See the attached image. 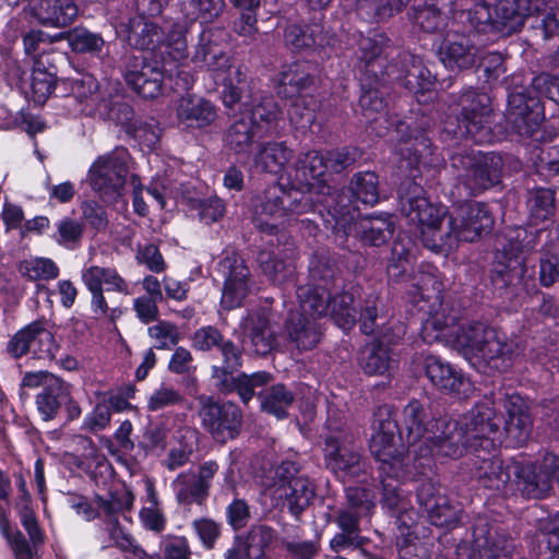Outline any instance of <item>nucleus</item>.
Listing matches in <instances>:
<instances>
[{
  "mask_svg": "<svg viewBox=\"0 0 559 559\" xmlns=\"http://www.w3.org/2000/svg\"><path fill=\"white\" fill-rule=\"evenodd\" d=\"M400 202L408 222L419 227L423 245L444 255L456 249L460 242L478 240L493 225L485 204L463 203L448 215L443 206L425 197L423 187L415 181H407L400 191Z\"/></svg>",
  "mask_w": 559,
  "mask_h": 559,
  "instance_id": "obj_1",
  "label": "nucleus"
},
{
  "mask_svg": "<svg viewBox=\"0 0 559 559\" xmlns=\"http://www.w3.org/2000/svg\"><path fill=\"white\" fill-rule=\"evenodd\" d=\"M421 337L432 344L443 342L456 346L467 357L483 360L498 371L511 367L516 344L484 322L459 323L447 316L445 308L430 314L423 323Z\"/></svg>",
  "mask_w": 559,
  "mask_h": 559,
  "instance_id": "obj_2",
  "label": "nucleus"
},
{
  "mask_svg": "<svg viewBox=\"0 0 559 559\" xmlns=\"http://www.w3.org/2000/svg\"><path fill=\"white\" fill-rule=\"evenodd\" d=\"M403 425L407 431V443H420V455L462 456V437L456 432L455 420L436 419L428 405L411 401L403 409Z\"/></svg>",
  "mask_w": 559,
  "mask_h": 559,
  "instance_id": "obj_3",
  "label": "nucleus"
},
{
  "mask_svg": "<svg viewBox=\"0 0 559 559\" xmlns=\"http://www.w3.org/2000/svg\"><path fill=\"white\" fill-rule=\"evenodd\" d=\"M559 104V76L543 73L528 87L515 86L508 96L507 121L521 136H533L544 119L540 98Z\"/></svg>",
  "mask_w": 559,
  "mask_h": 559,
  "instance_id": "obj_4",
  "label": "nucleus"
},
{
  "mask_svg": "<svg viewBox=\"0 0 559 559\" xmlns=\"http://www.w3.org/2000/svg\"><path fill=\"white\" fill-rule=\"evenodd\" d=\"M370 452L379 463L380 474L404 476L408 464L407 445L399 433L393 409L388 405L377 408L372 421Z\"/></svg>",
  "mask_w": 559,
  "mask_h": 559,
  "instance_id": "obj_5",
  "label": "nucleus"
},
{
  "mask_svg": "<svg viewBox=\"0 0 559 559\" xmlns=\"http://www.w3.org/2000/svg\"><path fill=\"white\" fill-rule=\"evenodd\" d=\"M298 309L290 312L286 322L288 340L299 350L314 348L321 337L322 328L318 319L328 314L329 295L324 290H316L311 285L297 288Z\"/></svg>",
  "mask_w": 559,
  "mask_h": 559,
  "instance_id": "obj_6",
  "label": "nucleus"
},
{
  "mask_svg": "<svg viewBox=\"0 0 559 559\" xmlns=\"http://www.w3.org/2000/svg\"><path fill=\"white\" fill-rule=\"evenodd\" d=\"M219 33H222L219 28L203 29L192 61L213 72L216 83L223 86L222 97L225 106L233 108L241 97L238 84L243 81L245 74L240 67L231 64L229 56L216 44L215 36Z\"/></svg>",
  "mask_w": 559,
  "mask_h": 559,
  "instance_id": "obj_7",
  "label": "nucleus"
},
{
  "mask_svg": "<svg viewBox=\"0 0 559 559\" xmlns=\"http://www.w3.org/2000/svg\"><path fill=\"white\" fill-rule=\"evenodd\" d=\"M255 209L257 226L263 231L273 233L286 222L310 212L313 201L299 188L287 189L282 185H273L264 191Z\"/></svg>",
  "mask_w": 559,
  "mask_h": 559,
  "instance_id": "obj_8",
  "label": "nucleus"
},
{
  "mask_svg": "<svg viewBox=\"0 0 559 559\" xmlns=\"http://www.w3.org/2000/svg\"><path fill=\"white\" fill-rule=\"evenodd\" d=\"M456 423V432L462 437V455L467 449L490 452L500 441L502 417L498 414L491 396L477 402Z\"/></svg>",
  "mask_w": 559,
  "mask_h": 559,
  "instance_id": "obj_9",
  "label": "nucleus"
},
{
  "mask_svg": "<svg viewBox=\"0 0 559 559\" xmlns=\"http://www.w3.org/2000/svg\"><path fill=\"white\" fill-rule=\"evenodd\" d=\"M451 166L457 171V188L471 197L499 182L502 159L495 153L462 148L451 155Z\"/></svg>",
  "mask_w": 559,
  "mask_h": 559,
  "instance_id": "obj_10",
  "label": "nucleus"
},
{
  "mask_svg": "<svg viewBox=\"0 0 559 559\" xmlns=\"http://www.w3.org/2000/svg\"><path fill=\"white\" fill-rule=\"evenodd\" d=\"M528 0H481L466 13L471 27L480 33H511L519 29L531 13Z\"/></svg>",
  "mask_w": 559,
  "mask_h": 559,
  "instance_id": "obj_11",
  "label": "nucleus"
},
{
  "mask_svg": "<svg viewBox=\"0 0 559 559\" xmlns=\"http://www.w3.org/2000/svg\"><path fill=\"white\" fill-rule=\"evenodd\" d=\"M272 483L265 487L274 506H287L290 513L298 516L314 497V488L308 477L298 475L294 462H283L272 472Z\"/></svg>",
  "mask_w": 559,
  "mask_h": 559,
  "instance_id": "obj_12",
  "label": "nucleus"
},
{
  "mask_svg": "<svg viewBox=\"0 0 559 559\" xmlns=\"http://www.w3.org/2000/svg\"><path fill=\"white\" fill-rule=\"evenodd\" d=\"M129 159L128 150L119 146L111 152L98 156L90 167V183L104 200L111 202L121 195L129 174Z\"/></svg>",
  "mask_w": 559,
  "mask_h": 559,
  "instance_id": "obj_13",
  "label": "nucleus"
},
{
  "mask_svg": "<svg viewBox=\"0 0 559 559\" xmlns=\"http://www.w3.org/2000/svg\"><path fill=\"white\" fill-rule=\"evenodd\" d=\"M81 281L91 294V309L97 318L105 317L109 310L105 292L124 296L131 294L129 283L115 267L84 266Z\"/></svg>",
  "mask_w": 559,
  "mask_h": 559,
  "instance_id": "obj_14",
  "label": "nucleus"
},
{
  "mask_svg": "<svg viewBox=\"0 0 559 559\" xmlns=\"http://www.w3.org/2000/svg\"><path fill=\"white\" fill-rule=\"evenodd\" d=\"M488 102L486 94H476L472 91L464 93L460 100L462 117L457 119L456 126L447 121L444 131L454 138H471L475 142L485 141L490 116Z\"/></svg>",
  "mask_w": 559,
  "mask_h": 559,
  "instance_id": "obj_15",
  "label": "nucleus"
},
{
  "mask_svg": "<svg viewBox=\"0 0 559 559\" xmlns=\"http://www.w3.org/2000/svg\"><path fill=\"white\" fill-rule=\"evenodd\" d=\"M199 417L203 428L218 442L238 436L242 423L240 408L230 402L217 403L212 397L200 399Z\"/></svg>",
  "mask_w": 559,
  "mask_h": 559,
  "instance_id": "obj_16",
  "label": "nucleus"
},
{
  "mask_svg": "<svg viewBox=\"0 0 559 559\" xmlns=\"http://www.w3.org/2000/svg\"><path fill=\"white\" fill-rule=\"evenodd\" d=\"M333 216L336 229H342L344 235L355 231L362 242L370 246L383 245L394 231V225L388 214L364 217L352 224L355 213L350 212L346 205H341L340 209L334 207Z\"/></svg>",
  "mask_w": 559,
  "mask_h": 559,
  "instance_id": "obj_17",
  "label": "nucleus"
},
{
  "mask_svg": "<svg viewBox=\"0 0 559 559\" xmlns=\"http://www.w3.org/2000/svg\"><path fill=\"white\" fill-rule=\"evenodd\" d=\"M217 271L224 278L221 305L226 310L240 307L250 292V271L243 259L234 251L225 252Z\"/></svg>",
  "mask_w": 559,
  "mask_h": 559,
  "instance_id": "obj_18",
  "label": "nucleus"
},
{
  "mask_svg": "<svg viewBox=\"0 0 559 559\" xmlns=\"http://www.w3.org/2000/svg\"><path fill=\"white\" fill-rule=\"evenodd\" d=\"M325 464L342 481L360 480L367 475V463L352 445L329 437L324 449Z\"/></svg>",
  "mask_w": 559,
  "mask_h": 559,
  "instance_id": "obj_19",
  "label": "nucleus"
},
{
  "mask_svg": "<svg viewBox=\"0 0 559 559\" xmlns=\"http://www.w3.org/2000/svg\"><path fill=\"white\" fill-rule=\"evenodd\" d=\"M245 342L258 355H267L278 345L277 325L272 323L271 314L266 309L258 308L248 312L241 321Z\"/></svg>",
  "mask_w": 559,
  "mask_h": 559,
  "instance_id": "obj_20",
  "label": "nucleus"
},
{
  "mask_svg": "<svg viewBox=\"0 0 559 559\" xmlns=\"http://www.w3.org/2000/svg\"><path fill=\"white\" fill-rule=\"evenodd\" d=\"M438 52L443 66L450 70L472 68L479 59V48L471 37L455 29L447 32Z\"/></svg>",
  "mask_w": 559,
  "mask_h": 559,
  "instance_id": "obj_21",
  "label": "nucleus"
},
{
  "mask_svg": "<svg viewBox=\"0 0 559 559\" xmlns=\"http://www.w3.org/2000/svg\"><path fill=\"white\" fill-rule=\"evenodd\" d=\"M25 11L43 26L61 28L74 22L79 7L74 0H27Z\"/></svg>",
  "mask_w": 559,
  "mask_h": 559,
  "instance_id": "obj_22",
  "label": "nucleus"
},
{
  "mask_svg": "<svg viewBox=\"0 0 559 559\" xmlns=\"http://www.w3.org/2000/svg\"><path fill=\"white\" fill-rule=\"evenodd\" d=\"M425 370L432 384L444 393L461 397L472 391L469 380L438 356L425 358Z\"/></svg>",
  "mask_w": 559,
  "mask_h": 559,
  "instance_id": "obj_23",
  "label": "nucleus"
},
{
  "mask_svg": "<svg viewBox=\"0 0 559 559\" xmlns=\"http://www.w3.org/2000/svg\"><path fill=\"white\" fill-rule=\"evenodd\" d=\"M294 175L288 171V177H294V180L301 187L307 188L308 195L312 191L322 193L326 188L324 175L326 173L325 158L323 154L318 151H309L301 153L295 165ZM328 189H330L328 187Z\"/></svg>",
  "mask_w": 559,
  "mask_h": 559,
  "instance_id": "obj_24",
  "label": "nucleus"
},
{
  "mask_svg": "<svg viewBox=\"0 0 559 559\" xmlns=\"http://www.w3.org/2000/svg\"><path fill=\"white\" fill-rule=\"evenodd\" d=\"M389 39L384 34L374 33L371 36L361 37L358 44L360 60L364 62L366 75L376 80L383 75L393 74V66H388V48Z\"/></svg>",
  "mask_w": 559,
  "mask_h": 559,
  "instance_id": "obj_25",
  "label": "nucleus"
},
{
  "mask_svg": "<svg viewBox=\"0 0 559 559\" xmlns=\"http://www.w3.org/2000/svg\"><path fill=\"white\" fill-rule=\"evenodd\" d=\"M511 467L520 490L526 496L542 498L550 490L554 476L544 467V461L539 465L531 462H511Z\"/></svg>",
  "mask_w": 559,
  "mask_h": 559,
  "instance_id": "obj_26",
  "label": "nucleus"
},
{
  "mask_svg": "<svg viewBox=\"0 0 559 559\" xmlns=\"http://www.w3.org/2000/svg\"><path fill=\"white\" fill-rule=\"evenodd\" d=\"M36 341L45 346L38 354L40 358H52L55 356L53 336L44 328L41 322H32L20 330L8 343V352L12 357L20 358L28 352Z\"/></svg>",
  "mask_w": 559,
  "mask_h": 559,
  "instance_id": "obj_27",
  "label": "nucleus"
},
{
  "mask_svg": "<svg viewBox=\"0 0 559 559\" xmlns=\"http://www.w3.org/2000/svg\"><path fill=\"white\" fill-rule=\"evenodd\" d=\"M396 132L401 135L399 154L402 158L407 159L411 167H416L420 163L426 164L432 150L430 139L426 136L423 129L400 122Z\"/></svg>",
  "mask_w": 559,
  "mask_h": 559,
  "instance_id": "obj_28",
  "label": "nucleus"
},
{
  "mask_svg": "<svg viewBox=\"0 0 559 559\" xmlns=\"http://www.w3.org/2000/svg\"><path fill=\"white\" fill-rule=\"evenodd\" d=\"M362 516L367 515L346 507H342L335 512L333 522L341 532L335 534L330 540V547L333 551L340 552L348 547L357 548L364 545L359 527Z\"/></svg>",
  "mask_w": 559,
  "mask_h": 559,
  "instance_id": "obj_29",
  "label": "nucleus"
},
{
  "mask_svg": "<svg viewBox=\"0 0 559 559\" xmlns=\"http://www.w3.org/2000/svg\"><path fill=\"white\" fill-rule=\"evenodd\" d=\"M419 504L428 512L430 521L437 526H448L455 520L454 510L439 493V487L432 479L424 480L417 489Z\"/></svg>",
  "mask_w": 559,
  "mask_h": 559,
  "instance_id": "obj_30",
  "label": "nucleus"
},
{
  "mask_svg": "<svg viewBox=\"0 0 559 559\" xmlns=\"http://www.w3.org/2000/svg\"><path fill=\"white\" fill-rule=\"evenodd\" d=\"M176 116L186 128H205L216 119L213 104L197 95L182 96L177 105Z\"/></svg>",
  "mask_w": 559,
  "mask_h": 559,
  "instance_id": "obj_31",
  "label": "nucleus"
},
{
  "mask_svg": "<svg viewBox=\"0 0 559 559\" xmlns=\"http://www.w3.org/2000/svg\"><path fill=\"white\" fill-rule=\"evenodd\" d=\"M117 33L129 46L141 50H155L162 44L160 28L143 16L130 19L128 24L119 26Z\"/></svg>",
  "mask_w": 559,
  "mask_h": 559,
  "instance_id": "obj_32",
  "label": "nucleus"
},
{
  "mask_svg": "<svg viewBox=\"0 0 559 559\" xmlns=\"http://www.w3.org/2000/svg\"><path fill=\"white\" fill-rule=\"evenodd\" d=\"M124 79L139 95L154 98L160 93L164 73L157 67L135 58L134 64L126 71Z\"/></svg>",
  "mask_w": 559,
  "mask_h": 559,
  "instance_id": "obj_33",
  "label": "nucleus"
},
{
  "mask_svg": "<svg viewBox=\"0 0 559 559\" xmlns=\"http://www.w3.org/2000/svg\"><path fill=\"white\" fill-rule=\"evenodd\" d=\"M504 407L508 414L506 433L519 444L525 442L532 430L527 405L520 395L514 394L507 399Z\"/></svg>",
  "mask_w": 559,
  "mask_h": 559,
  "instance_id": "obj_34",
  "label": "nucleus"
},
{
  "mask_svg": "<svg viewBox=\"0 0 559 559\" xmlns=\"http://www.w3.org/2000/svg\"><path fill=\"white\" fill-rule=\"evenodd\" d=\"M475 476L484 487L501 490L511 481V463L504 465L498 456L480 457L475 462Z\"/></svg>",
  "mask_w": 559,
  "mask_h": 559,
  "instance_id": "obj_35",
  "label": "nucleus"
},
{
  "mask_svg": "<svg viewBox=\"0 0 559 559\" xmlns=\"http://www.w3.org/2000/svg\"><path fill=\"white\" fill-rule=\"evenodd\" d=\"M71 385L59 377L50 379L48 386L36 396V406L44 420L55 418L63 404L70 401Z\"/></svg>",
  "mask_w": 559,
  "mask_h": 559,
  "instance_id": "obj_36",
  "label": "nucleus"
},
{
  "mask_svg": "<svg viewBox=\"0 0 559 559\" xmlns=\"http://www.w3.org/2000/svg\"><path fill=\"white\" fill-rule=\"evenodd\" d=\"M312 83L307 66L300 62L285 64L277 75V93L285 98H295Z\"/></svg>",
  "mask_w": 559,
  "mask_h": 559,
  "instance_id": "obj_37",
  "label": "nucleus"
},
{
  "mask_svg": "<svg viewBox=\"0 0 559 559\" xmlns=\"http://www.w3.org/2000/svg\"><path fill=\"white\" fill-rule=\"evenodd\" d=\"M417 250L412 237L406 231L401 233L391 248V258L388 265L389 276L395 281L404 276L416 258Z\"/></svg>",
  "mask_w": 559,
  "mask_h": 559,
  "instance_id": "obj_38",
  "label": "nucleus"
},
{
  "mask_svg": "<svg viewBox=\"0 0 559 559\" xmlns=\"http://www.w3.org/2000/svg\"><path fill=\"white\" fill-rule=\"evenodd\" d=\"M293 157V151L282 142H267L257 151L254 166L262 171L278 175Z\"/></svg>",
  "mask_w": 559,
  "mask_h": 559,
  "instance_id": "obj_39",
  "label": "nucleus"
},
{
  "mask_svg": "<svg viewBox=\"0 0 559 559\" xmlns=\"http://www.w3.org/2000/svg\"><path fill=\"white\" fill-rule=\"evenodd\" d=\"M365 116L369 119L371 134L383 136L386 132L385 104L378 88H365L359 99Z\"/></svg>",
  "mask_w": 559,
  "mask_h": 559,
  "instance_id": "obj_40",
  "label": "nucleus"
},
{
  "mask_svg": "<svg viewBox=\"0 0 559 559\" xmlns=\"http://www.w3.org/2000/svg\"><path fill=\"white\" fill-rule=\"evenodd\" d=\"M451 5L452 0H415L413 19L423 31L435 32L443 24V10Z\"/></svg>",
  "mask_w": 559,
  "mask_h": 559,
  "instance_id": "obj_41",
  "label": "nucleus"
},
{
  "mask_svg": "<svg viewBox=\"0 0 559 559\" xmlns=\"http://www.w3.org/2000/svg\"><path fill=\"white\" fill-rule=\"evenodd\" d=\"M316 290H324L329 298L326 304L329 305L328 313L334 319L335 323L343 330H348L353 326L356 321L357 310L353 306L355 300L354 292H344L331 297V294L323 287H313Z\"/></svg>",
  "mask_w": 559,
  "mask_h": 559,
  "instance_id": "obj_42",
  "label": "nucleus"
},
{
  "mask_svg": "<svg viewBox=\"0 0 559 559\" xmlns=\"http://www.w3.org/2000/svg\"><path fill=\"white\" fill-rule=\"evenodd\" d=\"M392 364L389 348L379 342H371L361 349L359 365L367 374L383 376L389 373Z\"/></svg>",
  "mask_w": 559,
  "mask_h": 559,
  "instance_id": "obj_43",
  "label": "nucleus"
},
{
  "mask_svg": "<svg viewBox=\"0 0 559 559\" xmlns=\"http://www.w3.org/2000/svg\"><path fill=\"white\" fill-rule=\"evenodd\" d=\"M405 74L397 76L403 81L404 86L416 95L429 92L435 85V80L421 60L418 57L408 56L405 58Z\"/></svg>",
  "mask_w": 559,
  "mask_h": 559,
  "instance_id": "obj_44",
  "label": "nucleus"
},
{
  "mask_svg": "<svg viewBox=\"0 0 559 559\" xmlns=\"http://www.w3.org/2000/svg\"><path fill=\"white\" fill-rule=\"evenodd\" d=\"M254 134L252 123L242 116L228 128L224 138L225 145L236 155H246L252 146Z\"/></svg>",
  "mask_w": 559,
  "mask_h": 559,
  "instance_id": "obj_45",
  "label": "nucleus"
},
{
  "mask_svg": "<svg viewBox=\"0 0 559 559\" xmlns=\"http://www.w3.org/2000/svg\"><path fill=\"white\" fill-rule=\"evenodd\" d=\"M171 486L179 503H202L209 496V491L198 481V478L191 471L180 473L173 480Z\"/></svg>",
  "mask_w": 559,
  "mask_h": 559,
  "instance_id": "obj_46",
  "label": "nucleus"
},
{
  "mask_svg": "<svg viewBox=\"0 0 559 559\" xmlns=\"http://www.w3.org/2000/svg\"><path fill=\"white\" fill-rule=\"evenodd\" d=\"M261 408L263 412L284 418L287 409L294 402V394L283 384H275L260 394Z\"/></svg>",
  "mask_w": 559,
  "mask_h": 559,
  "instance_id": "obj_47",
  "label": "nucleus"
},
{
  "mask_svg": "<svg viewBox=\"0 0 559 559\" xmlns=\"http://www.w3.org/2000/svg\"><path fill=\"white\" fill-rule=\"evenodd\" d=\"M62 40H67L70 48L80 53L99 55L105 46V40L99 34L85 27H74L61 33Z\"/></svg>",
  "mask_w": 559,
  "mask_h": 559,
  "instance_id": "obj_48",
  "label": "nucleus"
},
{
  "mask_svg": "<svg viewBox=\"0 0 559 559\" xmlns=\"http://www.w3.org/2000/svg\"><path fill=\"white\" fill-rule=\"evenodd\" d=\"M225 8L224 0H185L181 10L190 21L212 23L223 14Z\"/></svg>",
  "mask_w": 559,
  "mask_h": 559,
  "instance_id": "obj_49",
  "label": "nucleus"
},
{
  "mask_svg": "<svg viewBox=\"0 0 559 559\" xmlns=\"http://www.w3.org/2000/svg\"><path fill=\"white\" fill-rule=\"evenodd\" d=\"M133 501L134 496L128 489H119L108 492L106 496L95 497L99 515L103 514L110 521L116 520L119 513L131 509Z\"/></svg>",
  "mask_w": 559,
  "mask_h": 559,
  "instance_id": "obj_50",
  "label": "nucleus"
},
{
  "mask_svg": "<svg viewBox=\"0 0 559 559\" xmlns=\"http://www.w3.org/2000/svg\"><path fill=\"white\" fill-rule=\"evenodd\" d=\"M52 69V66L45 68L41 60H35L31 86L36 103H45L56 87V75Z\"/></svg>",
  "mask_w": 559,
  "mask_h": 559,
  "instance_id": "obj_51",
  "label": "nucleus"
},
{
  "mask_svg": "<svg viewBox=\"0 0 559 559\" xmlns=\"http://www.w3.org/2000/svg\"><path fill=\"white\" fill-rule=\"evenodd\" d=\"M409 0H358L359 13L374 21H384L400 12Z\"/></svg>",
  "mask_w": 559,
  "mask_h": 559,
  "instance_id": "obj_52",
  "label": "nucleus"
},
{
  "mask_svg": "<svg viewBox=\"0 0 559 559\" xmlns=\"http://www.w3.org/2000/svg\"><path fill=\"white\" fill-rule=\"evenodd\" d=\"M20 273L31 281H50L59 275L58 265L49 258H29L19 265Z\"/></svg>",
  "mask_w": 559,
  "mask_h": 559,
  "instance_id": "obj_53",
  "label": "nucleus"
},
{
  "mask_svg": "<svg viewBox=\"0 0 559 559\" xmlns=\"http://www.w3.org/2000/svg\"><path fill=\"white\" fill-rule=\"evenodd\" d=\"M350 191L356 201L376 204L379 200L378 176L372 171L355 175L350 181Z\"/></svg>",
  "mask_w": 559,
  "mask_h": 559,
  "instance_id": "obj_54",
  "label": "nucleus"
},
{
  "mask_svg": "<svg viewBox=\"0 0 559 559\" xmlns=\"http://www.w3.org/2000/svg\"><path fill=\"white\" fill-rule=\"evenodd\" d=\"M320 32L321 27L319 25L299 26L293 24L285 31V43L287 46L296 50L322 45L323 40L319 38Z\"/></svg>",
  "mask_w": 559,
  "mask_h": 559,
  "instance_id": "obj_55",
  "label": "nucleus"
},
{
  "mask_svg": "<svg viewBox=\"0 0 559 559\" xmlns=\"http://www.w3.org/2000/svg\"><path fill=\"white\" fill-rule=\"evenodd\" d=\"M390 477L389 475L380 474L382 485V506L393 513L406 511L408 508V500L406 496L402 495L399 489L400 478Z\"/></svg>",
  "mask_w": 559,
  "mask_h": 559,
  "instance_id": "obj_56",
  "label": "nucleus"
},
{
  "mask_svg": "<svg viewBox=\"0 0 559 559\" xmlns=\"http://www.w3.org/2000/svg\"><path fill=\"white\" fill-rule=\"evenodd\" d=\"M243 116L252 123L254 129H259L276 121L280 116V109L273 97L264 96L254 102L248 116Z\"/></svg>",
  "mask_w": 559,
  "mask_h": 559,
  "instance_id": "obj_57",
  "label": "nucleus"
},
{
  "mask_svg": "<svg viewBox=\"0 0 559 559\" xmlns=\"http://www.w3.org/2000/svg\"><path fill=\"white\" fill-rule=\"evenodd\" d=\"M147 334L157 349H170L181 340L177 324L166 320H159L150 326Z\"/></svg>",
  "mask_w": 559,
  "mask_h": 559,
  "instance_id": "obj_58",
  "label": "nucleus"
},
{
  "mask_svg": "<svg viewBox=\"0 0 559 559\" xmlns=\"http://www.w3.org/2000/svg\"><path fill=\"white\" fill-rule=\"evenodd\" d=\"M261 270L270 281L276 284H282L288 280L293 273L292 263H286L278 260L277 257L269 251H262L258 255Z\"/></svg>",
  "mask_w": 559,
  "mask_h": 559,
  "instance_id": "obj_59",
  "label": "nucleus"
},
{
  "mask_svg": "<svg viewBox=\"0 0 559 559\" xmlns=\"http://www.w3.org/2000/svg\"><path fill=\"white\" fill-rule=\"evenodd\" d=\"M62 40L61 33L49 35L41 29H31L23 37V45L26 55L32 56L34 61L41 60L38 58L39 53L46 52L47 48L58 41Z\"/></svg>",
  "mask_w": 559,
  "mask_h": 559,
  "instance_id": "obj_60",
  "label": "nucleus"
},
{
  "mask_svg": "<svg viewBox=\"0 0 559 559\" xmlns=\"http://www.w3.org/2000/svg\"><path fill=\"white\" fill-rule=\"evenodd\" d=\"M295 98L288 108L289 120L296 128H308L316 119L314 100L302 95Z\"/></svg>",
  "mask_w": 559,
  "mask_h": 559,
  "instance_id": "obj_61",
  "label": "nucleus"
},
{
  "mask_svg": "<svg viewBox=\"0 0 559 559\" xmlns=\"http://www.w3.org/2000/svg\"><path fill=\"white\" fill-rule=\"evenodd\" d=\"M555 197L550 189H538L530 200L531 216L535 224L548 219L555 211Z\"/></svg>",
  "mask_w": 559,
  "mask_h": 559,
  "instance_id": "obj_62",
  "label": "nucleus"
},
{
  "mask_svg": "<svg viewBox=\"0 0 559 559\" xmlns=\"http://www.w3.org/2000/svg\"><path fill=\"white\" fill-rule=\"evenodd\" d=\"M186 28L180 24H175L168 32L166 39L162 37L160 47H165V52L175 61L182 60L188 56V46L186 40Z\"/></svg>",
  "mask_w": 559,
  "mask_h": 559,
  "instance_id": "obj_63",
  "label": "nucleus"
},
{
  "mask_svg": "<svg viewBox=\"0 0 559 559\" xmlns=\"http://www.w3.org/2000/svg\"><path fill=\"white\" fill-rule=\"evenodd\" d=\"M183 401L181 393L173 386L162 384L154 390L147 399V409L158 412L166 407L175 406Z\"/></svg>",
  "mask_w": 559,
  "mask_h": 559,
  "instance_id": "obj_64",
  "label": "nucleus"
}]
</instances>
